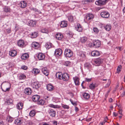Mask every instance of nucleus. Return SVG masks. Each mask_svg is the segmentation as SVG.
<instances>
[{
	"mask_svg": "<svg viewBox=\"0 0 125 125\" xmlns=\"http://www.w3.org/2000/svg\"><path fill=\"white\" fill-rule=\"evenodd\" d=\"M64 54L66 57H70L73 55V53L70 49H66L65 50Z\"/></svg>",
	"mask_w": 125,
	"mask_h": 125,
	"instance_id": "nucleus-1",
	"label": "nucleus"
},
{
	"mask_svg": "<svg viewBox=\"0 0 125 125\" xmlns=\"http://www.w3.org/2000/svg\"><path fill=\"white\" fill-rule=\"evenodd\" d=\"M107 1V0H98L95 1V4L96 5H103L106 4Z\"/></svg>",
	"mask_w": 125,
	"mask_h": 125,
	"instance_id": "nucleus-2",
	"label": "nucleus"
},
{
	"mask_svg": "<svg viewBox=\"0 0 125 125\" xmlns=\"http://www.w3.org/2000/svg\"><path fill=\"white\" fill-rule=\"evenodd\" d=\"M15 124L18 125H24L23 121L20 118H17L15 121Z\"/></svg>",
	"mask_w": 125,
	"mask_h": 125,
	"instance_id": "nucleus-3",
	"label": "nucleus"
},
{
	"mask_svg": "<svg viewBox=\"0 0 125 125\" xmlns=\"http://www.w3.org/2000/svg\"><path fill=\"white\" fill-rule=\"evenodd\" d=\"M69 75L67 73H64L62 74V79L65 81H68L69 79Z\"/></svg>",
	"mask_w": 125,
	"mask_h": 125,
	"instance_id": "nucleus-4",
	"label": "nucleus"
},
{
	"mask_svg": "<svg viewBox=\"0 0 125 125\" xmlns=\"http://www.w3.org/2000/svg\"><path fill=\"white\" fill-rule=\"evenodd\" d=\"M32 86L33 88L37 89L40 86V84L38 82H35L32 83Z\"/></svg>",
	"mask_w": 125,
	"mask_h": 125,
	"instance_id": "nucleus-5",
	"label": "nucleus"
},
{
	"mask_svg": "<svg viewBox=\"0 0 125 125\" xmlns=\"http://www.w3.org/2000/svg\"><path fill=\"white\" fill-rule=\"evenodd\" d=\"M103 62V59L100 58H98L95 60L94 62L96 64V65H99Z\"/></svg>",
	"mask_w": 125,
	"mask_h": 125,
	"instance_id": "nucleus-6",
	"label": "nucleus"
},
{
	"mask_svg": "<svg viewBox=\"0 0 125 125\" xmlns=\"http://www.w3.org/2000/svg\"><path fill=\"white\" fill-rule=\"evenodd\" d=\"M101 15L103 18H107L109 17V14L107 12L104 11L101 13Z\"/></svg>",
	"mask_w": 125,
	"mask_h": 125,
	"instance_id": "nucleus-7",
	"label": "nucleus"
},
{
	"mask_svg": "<svg viewBox=\"0 0 125 125\" xmlns=\"http://www.w3.org/2000/svg\"><path fill=\"white\" fill-rule=\"evenodd\" d=\"M93 44L94 46L96 48L100 47L101 45L100 42L98 40L94 41L93 42Z\"/></svg>",
	"mask_w": 125,
	"mask_h": 125,
	"instance_id": "nucleus-8",
	"label": "nucleus"
},
{
	"mask_svg": "<svg viewBox=\"0 0 125 125\" xmlns=\"http://www.w3.org/2000/svg\"><path fill=\"white\" fill-rule=\"evenodd\" d=\"M62 53V50L59 48L56 50L54 53V55L57 56H59L61 55Z\"/></svg>",
	"mask_w": 125,
	"mask_h": 125,
	"instance_id": "nucleus-9",
	"label": "nucleus"
},
{
	"mask_svg": "<svg viewBox=\"0 0 125 125\" xmlns=\"http://www.w3.org/2000/svg\"><path fill=\"white\" fill-rule=\"evenodd\" d=\"M75 30L79 32H82L83 30V28L79 23H77L75 27Z\"/></svg>",
	"mask_w": 125,
	"mask_h": 125,
	"instance_id": "nucleus-10",
	"label": "nucleus"
},
{
	"mask_svg": "<svg viewBox=\"0 0 125 125\" xmlns=\"http://www.w3.org/2000/svg\"><path fill=\"white\" fill-rule=\"evenodd\" d=\"M94 18V16L92 14L89 13L87 14L85 18V20L87 21H90Z\"/></svg>",
	"mask_w": 125,
	"mask_h": 125,
	"instance_id": "nucleus-11",
	"label": "nucleus"
},
{
	"mask_svg": "<svg viewBox=\"0 0 125 125\" xmlns=\"http://www.w3.org/2000/svg\"><path fill=\"white\" fill-rule=\"evenodd\" d=\"M41 70L43 73L46 76L49 74V72L46 67H44L42 68Z\"/></svg>",
	"mask_w": 125,
	"mask_h": 125,
	"instance_id": "nucleus-12",
	"label": "nucleus"
},
{
	"mask_svg": "<svg viewBox=\"0 0 125 125\" xmlns=\"http://www.w3.org/2000/svg\"><path fill=\"white\" fill-rule=\"evenodd\" d=\"M24 92L27 95H30L31 94L32 91L30 88H26L24 90Z\"/></svg>",
	"mask_w": 125,
	"mask_h": 125,
	"instance_id": "nucleus-13",
	"label": "nucleus"
},
{
	"mask_svg": "<svg viewBox=\"0 0 125 125\" xmlns=\"http://www.w3.org/2000/svg\"><path fill=\"white\" fill-rule=\"evenodd\" d=\"M37 57L39 60H43L44 59L45 56L43 53H40L37 55Z\"/></svg>",
	"mask_w": 125,
	"mask_h": 125,
	"instance_id": "nucleus-14",
	"label": "nucleus"
},
{
	"mask_svg": "<svg viewBox=\"0 0 125 125\" xmlns=\"http://www.w3.org/2000/svg\"><path fill=\"white\" fill-rule=\"evenodd\" d=\"M48 113L50 115L53 117L55 116L56 114L55 111L53 109H51L48 111Z\"/></svg>",
	"mask_w": 125,
	"mask_h": 125,
	"instance_id": "nucleus-15",
	"label": "nucleus"
},
{
	"mask_svg": "<svg viewBox=\"0 0 125 125\" xmlns=\"http://www.w3.org/2000/svg\"><path fill=\"white\" fill-rule=\"evenodd\" d=\"M24 40H20L18 41L17 44L19 46L23 47L24 46Z\"/></svg>",
	"mask_w": 125,
	"mask_h": 125,
	"instance_id": "nucleus-16",
	"label": "nucleus"
},
{
	"mask_svg": "<svg viewBox=\"0 0 125 125\" xmlns=\"http://www.w3.org/2000/svg\"><path fill=\"white\" fill-rule=\"evenodd\" d=\"M17 54V51L15 50H11L9 52V55L12 57L15 56Z\"/></svg>",
	"mask_w": 125,
	"mask_h": 125,
	"instance_id": "nucleus-17",
	"label": "nucleus"
},
{
	"mask_svg": "<svg viewBox=\"0 0 125 125\" xmlns=\"http://www.w3.org/2000/svg\"><path fill=\"white\" fill-rule=\"evenodd\" d=\"M73 79L76 85H78L80 84V83L79 82V79L78 77L75 76L73 77Z\"/></svg>",
	"mask_w": 125,
	"mask_h": 125,
	"instance_id": "nucleus-18",
	"label": "nucleus"
},
{
	"mask_svg": "<svg viewBox=\"0 0 125 125\" xmlns=\"http://www.w3.org/2000/svg\"><path fill=\"white\" fill-rule=\"evenodd\" d=\"M63 37V35L61 33H58L56 34L55 35L56 39L59 40H61Z\"/></svg>",
	"mask_w": 125,
	"mask_h": 125,
	"instance_id": "nucleus-19",
	"label": "nucleus"
},
{
	"mask_svg": "<svg viewBox=\"0 0 125 125\" xmlns=\"http://www.w3.org/2000/svg\"><path fill=\"white\" fill-rule=\"evenodd\" d=\"M92 65L89 62H86L84 64V67L86 69H90L92 68Z\"/></svg>",
	"mask_w": 125,
	"mask_h": 125,
	"instance_id": "nucleus-20",
	"label": "nucleus"
},
{
	"mask_svg": "<svg viewBox=\"0 0 125 125\" xmlns=\"http://www.w3.org/2000/svg\"><path fill=\"white\" fill-rule=\"evenodd\" d=\"M40 98V96L37 95H33L32 97V99L33 101L34 102L38 101Z\"/></svg>",
	"mask_w": 125,
	"mask_h": 125,
	"instance_id": "nucleus-21",
	"label": "nucleus"
},
{
	"mask_svg": "<svg viewBox=\"0 0 125 125\" xmlns=\"http://www.w3.org/2000/svg\"><path fill=\"white\" fill-rule=\"evenodd\" d=\"M91 55L93 56H97L100 55V54L99 52L97 51H93L91 52Z\"/></svg>",
	"mask_w": 125,
	"mask_h": 125,
	"instance_id": "nucleus-22",
	"label": "nucleus"
},
{
	"mask_svg": "<svg viewBox=\"0 0 125 125\" xmlns=\"http://www.w3.org/2000/svg\"><path fill=\"white\" fill-rule=\"evenodd\" d=\"M20 4L21 7L23 8L26 7L27 5L26 2L24 1H21L20 2Z\"/></svg>",
	"mask_w": 125,
	"mask_h": 125,
	"instance_id": "nucleus-23",
	"label": "nucleus"
},
{
	"mask_svg": "<svg viewBox=\"0 0 125 125\" xmlns=\"http://www.w3.org/2000/svg\"><path fill=\"white\" fill-rule=\"evenodd\" d=\"M36 21H29L28 25L31 27H35L36 26Z\"/></svg>",
	"mask_w": 125,
	"mask_h": 125,
	"instance_id": "nucleus-24",
	"label": "nucleus"
},
{
	"mask_svg": "<svg viewBox=\"0 0 125 125\" xmlns=\"http://www.w3.org/2000/svg\"><path fill=\"white\" fill-rule=\"evenodd\" d=\"M32 47L34 48L35 49H37L39 47L40 45L38 42H33L32 44Z\"/></svg>",
	"mask_w": 125,
	"mask_h": 125,
	"instance_id": "nucleus-25",
	"label": "nucleus"
},
{
	"mask_svg": "<svg viewBox=\"0 0 125 125\" xmlns=\"http://www.w3.org/2000/svg\"><path fill=\"white\" fill-rule=\"evenodd\" d=\"M47 88L48 91H51L53 90L54 88L51 84H48L47 86Z\"/></svg>",
	"mask_w": 125,
	"mask_h": 125,
	"instance_id": "nucleus-26",
	"label": "nucleus"
},
{
	"mask_svg": "<svg viewBox=\"0 0 125 125\" xmlns=\"http://www.w3.org/2000/svg\"><path fill=\"white\" fill-rule=\"evenodd\" d=\"M67 25V22L65 21H62L61 22L60 24L61 27L62 28L66 27Z\"/></svg>",
	"mask_w": 125,
	"mask_h": 125,
	"instance_id": "nucleus-27",
	"label": "nucleus"
},
{
	"mask_svg": "<svg viewBox=\"0 0 125 125\" xmlns=\"http://www.w3.org/2000/svg\"><path fill=\"white\" fill-rule=\"evenodd\" d=\"M77 54L78 56L84 58L85 57V54L82 51H79Z\"/></svg>",
	"mask_w": 125,
	"mask_h": 125,
	"instance_id": "nucleus-28",
	"label": "nucleus"
},
{
	"mask_svg": "<svg viewBox=\"0 0 125 125\" xmlns=\"http://www.w3.org/2000/svg\"><path fill=\"white\" fill-rule=\"evenodd\" d=\"M29 57L28 54L27 53L23 54L21 56V59L25 60L28 58Z\"/></svg>",
	"mask_w": 125,
	"mask_h": 125,
	"instance_id": "nucleus-29",
	"label": "nucleus"
},
{
	"mask_svg": "<svg viewBox=\"0 0 125 125\" xmlns=\"http://www.w3.org/2000/svg\"><path fill=\"white\" fill-rule=\"evenodd\" d=\"M23 104L22 103L20 102L18 103L16 105L17 108V109L20 110L23 108Z\"/></svg>",
	"mask_w": 125,
	"mask_h": 125,
	"instance_id": "nucleus-30",
	"label": "nucleus"
},
{
	"mask_svg": "<svg viewBox=\"0 0 125 125\" xmlns=\"http://www.w3.org/2000/svg\"><path fill=\"white\" fill-rule=\"evenodd\" d=\"M32 72L35 74H37L40 72V71L38 69L34 68L32 70Z\"/></svg>",
	"mask_w": 125,
	"mask_h": 125,
	"instance_id": "nucleus-31",
	"label": "nucleus"
},
{
	"mask_svg": "<svg viewBox=\"0 0 125 125\" xmlns=\"http://www.w3.org/2000/svg\"><path fill=\"white\" fill-rule=\"evenodd\" d=\"M83 97L85 99H88L89 98V94L86 93H84L83 94Z\"/></svg>",
	"mask_w": 125,
	"mask_h": 125,
	"instance_id": "nucleus-32",
	"label": "nucleus"
},
{
	"mask_svg": "<svg viewBox=\"0 0 125 125\" xmlns=\"http://www.w3.org/2000/svg\"><path fill=\"white\" fill-rule=\"evenodd\" d=\"M36 114L35 110H32L29 113V115L31 117H33Z\"/></svg>",
	"mask_w": 125,
	"mask_h": 125,
	"instance_id": "nucleus-33",
	"label": "nucleus"
},
{
	"mask_svg": "<svg viewBox=\"0 0 125 125\" xmlns=\"http://www.w3.org/2000/svg\"><path fill=\"white\" fill-rule=\"evenodd\" d=\"M49 106L54 108H59V106L58 105H54L52 104H49Z\"/></svg>",
	"mask_w": 125,
	"mask_h": 125,
	"instance_id": "nucleus-34",
	"label": "nucleus"
},
{
	"mask_svg": "<svg viewBox=\"0 0 125 125\" xmlns=\"http://www.w3.org/2000/svg\"><path fill=\"white\" fill-rule=\"evenodd\" d=\"M104 28L106 31H109L111 29V26L110 24L104 26Z\"/></svg>",
	"mask_w": 125,
	"mask_h": 125,
	"instance_id": "nucleus-35",
	"label": "nucleus"
},
{
	"mask_svg": "<svg viewBox=\"0 0 125 125\" xmlns=\"http://www.w3.org/2000/svg\"><path fill=\"white\" fill-rule=\"evenodd\" d=\"M96 86V84L93 83L90 84L89 86L90 88L91 89H94Z\"/></svg>",
	"mask_w": 125,
	"mask_h": 125,
	"instance_id": "nucleus-36",
	"label": "nucleus"
},
{
	"mask_svg": "<svg viewBox=\"0 0 125 125\" xmlns=\"http://www.w3.org/2000/svg\"><path fill=\"white\" fill-rule=\"evenodd\" d=\"M45 46L47 49H49L52 47V44L51 43L47 42Z\"/></svg>",
	"mask_w": 125,
	"mask_h": 125,
	"instance_id": "nucleus-37",
	"label": "nucleus"
},
{
	"mask_svg": "<svg viewBox=\"0 0 125 125\" xmlns=\"http://www.w3.org/2000/svg\"><path fill=\"white\" fill-rule=\"evenodd\" d=\"M87 40L86 37H84L81 38V40L82 43H84L87 41Z\"/></svg>",
	"mask_w": 125,
	"mask_h": 125,
	"instance_id": "nucleus-38",
	"label": "nucleus"
},
{
	"mask_svg": "<svg viewBox=\"0 0 125 125\" xmlns=\"http://www.w3.org/2000/svg\"><path fill=\"white\" fill-rule=\"evenodd\" d=\"M26 77L25 75L23 74H20L19 76V79L21 80L24 79Z\"/></svg>",
	"mask_w": 125,
	"mask_h": 125,
	"instance_id": "nucleus-39",
	"label": "nucleus"
},
{
	"mask_svg": "<svg viewBox=\"0 0 125 125\" xmlns=\"http://www.w3.org/2000/svg\"><path fill=\"white\" fill-rule=\"evenodd\" d=\"M13 118L10 116H8L6 120L8 121L9 122L11 123L12 122L13 120Z\"/></svg>",
	"mask_w": 125,
	"mask_h": 125,
	"instance_id": "nucleus-40",
	"label": "nucleus"
},
{
	"mask_svg": "<svg viewBox=\"0 0 125 125\" xmlns=\"http://www.w3.org/2000/svg\"><path fill=\"white\" fill-rule=\"evenodd\" d=\"M56 76L57 78H58L59 79H62L61 73H57L56 74Z\"/></svg>",
	"mask_w": 125,
	"mask_h": 125,
	"instance_id": "nucleus-41",
	"label": "nucleus"
},
{
	"mask_svg": "<svg viewBox=\"0 0 125 125\" xmlns=\"http://www.w3.org/2000/svg\"><path fill=\"white\" fill-rule=\"evenodd\" d=\"M38 104L40 105H43L44 104L45 102L44 101L42 100L41 99L39 101H38Z\"/></svg>",
	"mask_w": 125,
	"mask_h": 125,
	"instance_id": "nucleus-42",
	"label": "nucleus"
},
{
	"mask_svg": "<svg viewBox=\"0 0 125 125\" xmlns=\"http://www.w3.org/2000/svg\"><path fill=\"white\" fill-rule=\"evenodd\" d=\"M32 10L33 11L35 12L37 14H39L41 13V12L40 11L35 8H33Z\"/></svg>",
	"mask_w": 125,
	"mask_h": 125,
	"instance_id": "nucleus-43",
	"label": "nucleus"
},
{
	"mask_svg": "<svg viewBox=\"0 0 125 125\" xmlns=\"http://www.w3.org/2000/svg\"><path fill=\"white\" fill-rule=\"evenodd\" d=\"M31 37L32 38H35L38 36V34L37 32H34L32 33L31 34Z\"/></svg>",
	"mask_w": 125,
	"mask_h": 125,
	"instance_id": "nucleus-44",
	"label": "nucleus"
},
{
	"mask_svg": "<svg viewBox=\"0 0 125 125\" xmlns=\"http://www.w3.org/2000/svg\"><path fill=\"white\" fill-rule=\"evenodd\" d=\"M69 21L70 22H72L73 21V17L72 16H70L68 17Z\"/></svg>",
	"mask_w": 125,
	"mask_h": 125,
	"instance_id": "nucleus-45",
	"label": "nucleus"
},
{
	"mask_svg": "<svg viewBox=\"0 0 125 125\" xmlns=\"http://www.w3.org/2000/svg\"><path fill=\"white\" fill-rule=\"evenodd\" d=\"M70 64L71 62L69 61H66L64 63V65L66 66H69L70 65Z\"/></svg>",
	"mask_w": 125,
	"mask_h": 125,
	"instance_id": "nucleus-46",
	"label": "nucleus"
},
{
	"mask_svg": "<svg viewBox=\"0 0 125 125\" xmlns=\"http://www.w3.org/2000/svg\"><path fill=\"white\" fill-rule=\"evenodd\" d=\"M4 10L6 12H9L10 11V9L7 7H6L4 8Z\"/></svg>",
	"mask_w": 125,
	"mask_h": 125,
	"instance_id": "nucleus-47",
	"label": "nucleus"
},
{
	"mask_svg": "<svg viewBox=\"0 0 125 125\" xmlns=\"http://www.w3.org/2000/svg\"><path fill=\"white\" fill-rule=\"evenodd\" d=\"M42 32L43 33H48V31L47 29L46 28H44L41 30Z\"/></svg>",
	"mask_w": 125,
	"mask_h": 125,
	"instance_id": "nucleus-48",
	"label": "nucleus"
},
{
	"mask_svg": "<svg viewBox=\"0 0 125 125\" xmlns=\"http://www.w3.org/2000/svg\"><path fill=\"white\" fill-rule=\"evenodd\" d=\"M62 107L64 109H68L69 108V106L67 105H65L64 104H62Z\"/></svg>",
	"mask_w": 125,
	"mask_h": 125,
	"instance_id": "nucleus-49",
	"label": "nucleus"
},
{
	"mask_svg": "<svg viewBox=\"0 0 125 125\" xmlns=\"http://www.w3.org/2000/svg\"><path fill=\"white\" fill-rule=\"evenodd\" d=\"M70 101L71 102V103L74 106L76 105H77V104L76 103V102H73V101L72 99H70Z\"/></svg>",
	"mask_w": 125,
	"mask_h": 125,
	"instance_id": "nucleus-50",
	"label": "nucleus"
},
{
	"mask_svg": "<svg viewBox=\"0 0 125 125\" xmlns=\"http://www.w3.org/2000/svg\"><path fill=\"white\" fill-rule=\"evenodd\" d=\"M93 31L95 33H98L99 31V30H98V29L96 27H94L93 28Z\"/></svg>",
	"mask_w": 125,
	"mask_h": 125,
	"instance_id": "nucleus-51",
	"label": "nucleus"
},
{
	"mask_svg": "<svg viewBox=\"0 0 125 125\" xmlns=\"http://www.w3.org/2000/svg\"><path fill=\"white\" fill-rule=\"evenodd\" d=\"M85 81L89 82L91 81L92 78H85Z\"/></svg>",
	"mask_w": 125,
	"mask_h": 125,
	"instance_id": "nucleus-52",
	"label": "nucleus"
},
{
	"mask_svg": "<svg viewBox=\"0 0 125 125\" xmlns=\"http://www.w3.org/2000/svg\"><path fill=\"white\" fill-rule=\"evenodd\" d=\"M12 100L11 99H9L7 101V103L8 104H11L12 103Z\"/></svg>",
	"mask_w": 125,
	"mask_h": 125,
	"instance_id": "nucleus-53",
	"label": "nucleus"
},
{
	"mask_svg": "<svg viewBox=\"0 0 125 125\" xmlns=\"http://www.w3.org/2000/svg\"><path fill=\"white\" fill-rule=\"evenodd\" d=\"M11 29L10 28H9L8 29H6V31L8 33H10L11 32Z\"/></svg>",
	"mask_w": 125,
	"mask_h": 125,
	"instance_id": "nucleus-54",
	"label": "nucleus"
},
{
	"mask_svg": "<svg viewBox=\"0 0 125 125\" xmlns=\"http://www.w3.org/2000/svg\"><path fill=\"white\" fill-rule=\"evenodd\" d=\"M53 123L55 125H59V124L57 123V122L55 121H53Z\"/></svg>",
	"mask_w": 125,
	"mask_h": 125,
	"instance_id": "nucleus-55",
	"label": "nucleus"
},
{
	"mask_svg": "<svg viewBox=\"0 0 125 125\" xmlns=\"http://www.w3.org/2000/svg\"><path fill=\"white\" fill-rule=\"evenodd\" d=\"M118 112L119 114L122 115V110L121 109H119Z\"/></svg>",
	"mask_w": 125,
	"mask_h": 125,
	"instance_id": "nucleus-56",
	"label": "nucleus"
},
{
	"mask_svg": "<svg viewBox=\"0 0 125 125\" xmlns=\"http://www.w3.org/2000/svg\"><path fill=\"white\" fill-rule=\"evenodd\" d=\"M21 68L22 69L24 70H26L27 69V67L25 66H23L21 67Z\"/></svg>",
	"mask_w": 125,
	"mask_h": 125,
	"instance_id": "nucleus-57",
	"label": "nucleus"
},
{
	"mask_svg": "<svg viewBox=\"0 0 125 125\" xmlns=\"http://www.w3.org/2000/svg\"><path fill=\"white\" fill-rule=\"evenodd\" d=\"M125 95V91H123V92L121 94V96L123 97Z\"/></svg>",
	"mask_w": 125,
	"mask_h": 125,
	"instance_id": "nucleus-58",
	"label": "nucleus"
},
{
	"mask_svg": "<svg viewBox=\"0 0 125 125\" xmlns=\"http://www.w3.org/2000/svg\"><path fill=\"white\" fill-rule=\"evenodd\" d=\"M110 83V81L109 80L108 82L106 85L105 87H108Z\"/></svg>",
	"mask_w": 125,
	"mask_h": 125,
	"instance_id": "nucleus-59",
	"label": "nucleus"
},
{
	"mask_svg": "<svg viewBox=\"0 0 125 125\" xmlns=\"http://www.w3.org/2000/svg\"><path fill=\"white\" fill-rule=\"evenodd\" d=\"M120 68L119 67V66L117 68V71L118 73L119 72L121 71V70H120Z\"/></svg>",
	"mask_w": 125,
	"mask_h": 125,
	"instance_id": "nucleus-60",
	"label": "nucleus"
},
{
	"mask_svg": "<svg viewBox=\"0 0 125 125\" xmlns=\"http://www.w3.org/2000/svg\"><path fill=\"white\" fill-rule=\"evenodd\" d=\"M113 115L114 116L116 117L118 115V114L116 113L115 112H113Z\"/></svg>",
	"mask_w": 125,
	"mask_h": 125,
	"instance_id": "nucleus-61",
	"label": "nucleus"
},
{
	"mask_svg": "<svg viewBox=\"0 0 125 125\" xmlns=\"http://www.w3.org/2000/svg\"><path fill=\"white\" fill-rule=\"evenodd\" d=\"M94 0H85L86 1L88 2H93Z\"/></svg>",
	"mask_w": 125,
	"mask_h": 125,
	"instance_id": "nucleus-62",
	"label": "nucleus"
},
{
	"mask_svg": "<svg viewBox=\"0 0 125 125\" xmlns=\"http://www.w3.org/2000/svg\"><path fill=\"white\" fill-rule=\"evenodd\" d=\"M75 110L76 112H77L79 111V109L77 107H75Z\"/></svg>",
	"mask_w": 125,
	"mask_h": 125,
	"instance_id": "nucleus-63",
	"label": "nucleus"
},
{
	"mask_svg": "<svg viewBox=\"0 0 125 125\" xmlns=\"http://www.w3.org/2000/svg\"><path fill=\"white\" fill-rule=\"evenodd\" d=\"M0 125H4V123L2 121H0Z\"/></svg>",
	"mask_w": 125,
	"mask_h": 125,
	"instance_id": "nucleus-64",
	"label": "nucleus"
}]
</instances>
